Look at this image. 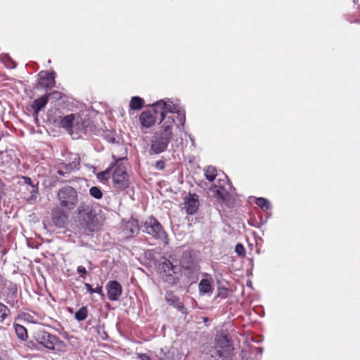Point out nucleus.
I'll return each mask as SVG.
<instances>
[{
    "label": "nucleus",
    "instance_id": "obj_14",
    "mask_svg": "<svg viewBox=\"0 0 360 360\" xmlns=\"http://www.w3.org/2000/svg\"><path fill=\"white\" fill-rule=\"evenodd\" d=\"M92 122L89 118L78 116L75 117L74 129L81 133H86L91 130Z\"/></svg>",
    "mask_w": 360,
    "mask_h": 360
},
{
    "label": "nucleus",
    "instance_id": "obj_6",
    "mask_svg": "<svg viewBox=\"0 0 360 360\" xmlns=\"http://www.w3.org/2000/svg\"><path fill=\"white\" fill-rule=\"evenodd\" d=\"M58 199L60 206L64 210H72L77 204V192L71 186H64L58 191Z\"/></svg>",
    "mask_w": 360,
    "mask_h": 360
},
{
    "label": "nucleus",
    "instance_id": "obj_18",
    "mask_svg": "<svg viewBox=\"0 0 360 360\" xmlns=\"http://www.w3.org/2000/svg\"><path fill=\"white\" fill-rule=\"evenodd\" d=\"M198 289L201 294L211 295L213 291L211 281L207 278L201 279L198 285Z\"/></svg>",
    "mask_w": 360,
    "mask_h": 360
},
{
    "label": "nucleus",
    "instance_id": "obj_39",
    "mask_svg": "<svg viewBox=\"0 0 360 360\" xmlns=\"http://www.w3.org/2000/svg\"><path fill=\"white\" fill-rule=\"evenodd\" d=\"M6 65L8 68H15V63L11 58H8V63H6Z\"/></svg>",
    "mask_w": 360,
    "mask_h": 360
},
{
    "label": "nucleus",
    "instance_id": "obj_20",
    "mask_svg": "<svg viewBox=\"0 0 360 360\" xmlns=\"http://www.w3.org/2000/svg\"><path fill=\"white\" fill-rule=\"evenodd\" d=\"M113 169L112 164H111L105 170L101 172L96 174L98 180L102 183H105L110 178H112V171Z\"/></svg>",
    "mask_w": 360,
    "mask_h": 360
},
{
    "label": "nucleus",
    "instance_id": "obj_12",
    "mask_svg": "<svg viewBox=\"0 0 360 360\" xmlns=\"http://www.w3.org/2000/svg\"><path fill=\"white\" fill-rule=\"evenodd\" d=\"M158 113V112H156L154 110V105H153L152 110L142 112L139 116V120L142 126L145 128L152 127L156 121L155 115Z\"/></svg>",
    "mask_w": 360,
    "mask_h": 360
},
{
    "label": "nucleus",
    "instance_id": "obj_9",
    "mask_svg": "<svg viewBox=\"0 0 360 360\" xmlns=\"http://www.w3.org/2000/svg\"><path fill=\"white\" fill-rule=\"evenodd\" d=\"M180 264L181 269L184 271V274L189 278L194 280L196 274L200 271V266L192 259L191 255H184L180 261Z\"/></svg>",
    "mask_w": 360,
    "mask_h": 360
},
{
    "label": "nucleus",
    "instance_id": "obj_3",
    "mask_svg": "<svg viewBox=\"0 0 360 360\" xmlns=\"http://www.w3.org/2000/svg\"><path fill=\"white\" fill-rule=\"evenodd\" d=\"M35 340L38 343L55 353H63L66 351V345L63 341L45 330L37 332Z\"/></svg>",
    "mask_w": 360,
    "mask_h": 360
},
{
    "label": "nucleus",
    "instance_id": "obj_36",
    "mask_svg": "<svg viewBox=\"0 0 360 360\" xmlns=\"http://www.w3.org/2000/svg\"><path fill=\"white\" fill-rule=\"evenodd\" d=\"M65 217H54L53 221L56 224H59L60 226L61 224L64 223Z\"/></svg>",
    "mask_w": 360,
    "mask_h": 360
},
{
    "label": "nucleus",
    "instance_id": "obj_29",
    "mask_svg": "<svg viewBox=\"0 0 360 360\" xmlns=\"http://www.w3.org/2000/svg\"><path fill=\"white\" fill-rule=\"evenodd\" d=\"M9 314V309L5 304L0 302V323H2Z\"/></svg>",
    "mask_w": 360,
    "mask_h": 360
},
{
    "label": "nucleus",
    "instance_id": "obj_26",
    "mask_svg": "<svg viewBox=\"0 0 360 360\" xmlns=\"http://www.w3.org/2000/svg\"><path fill=\"white\" fill-rule=\"evenodd\" d=\"M212 191L214 193L215 196L218 198L224 200L226 195V191L224 188V186L219 184V186H214L212 188Z\"/></svg>",
    "mask_w": 360,
    "mask_h": 360
},
{
    "label": "nucleus",
    "instance_id": "obj_13",
    "mask_svg": "<svg viewBox=\"0 0 360 360\" xmlns=\"http://www.w3.org/2000/svg\"><path fill=\"white\" fill-rule=\"evenodd\" d=\"M140 228H141L137 219H131L127 221L123 227V233L126 238H132L137 235Z\"/></svg>",
    "mask_w": 360,
    "mask_h": 360
},
{
    "label": "nucleus",
    "instance_id": "obj_38",
    "mask_svg": "<svg viewBox=\"0 0 360 360\" xmlns=\"http://www.w3.org/2000/svg\"><path fill=\"white\" fill-rule=\"evenodd\" d=\"M155 167L158 169H163L165 168V162L163 161H158L155 164Z\"/></svg>",
    "mask_w": 360,
    "mask_h": 360
},
{
    "label": "nucleus",
    "instance_id": "obj_35",
    "mask_svg": "<svg viewBox=\"0 0 360 360\" xmlns=\"http://www.w3.org/2000/svg\"><path fill=\"white\" fill-rule=\"evenodd\" d=\"M77 271L80 274V277L82 278H85V275L86 274V269L83 266H77Z\"/></svg>",
    "mask_w": 360,
    "mask_h": 360
},
{
    "label": "nucleus",
    "instance_id": "obj_24",
    "mask_svg": "<svg viewBox=\"0 0 360 360\" xmlns=\"http://www.w3.org/2000/svg\"><path fill=\"white\" fill-rule=\"evenodd\" d=\"M143 103L144 101L143 98L138 96H134L131 98L129 107L132 110H140L142 108Z\"/></svg>",
    "mask_w": 360,
    "mask_h": 360
},
{
    "label": "nucleus",
    "instance_id": "obj_28",
    "mask_svg": "<svg viewBox=\"0 0 360 360\" xmlns=\"http://www.w3.org/2000/svg\"><path fill=\"white\" fill-rule=\"evenodd\" d=\"M89 194L91 197L100 200L103 197V192L99 187L93 186L89 189Z\"/></svg>",
    "mask_w": 360,
    "mask_h": 360
},
{
    "label": "nucleus",
    "instance_id": "obj_2",
    "mask_svg": "<svg viewBox=\"0 0 360 360\" xmlns=\"http://www.w3.org/2000/svg\"><path fill=\"white\" fill-rule=\"evenodd\" d=\"M160 278L165 283L173 285L179 281L181 269L176 261L166 257H162L158 266Z\"/></svg>",
    "mask_w": 360,
    "mask_h": 360
},
{
    "label": "nucleus",
    "instance_id": "obj_40",
    "mask_svg": "<svg viewBox=\"0 0 360 360\" xmlns=\"http://www.w3.org/2000/svg\"><path fill=\"white\" fill-rule=\"evenodd\" d=\"M23 179H24V182H25V184H29V185H30V186H34L32 185V180H31V179H30V177L24 176V177H23Z\"/></svg>",
    "mask_w": 360,
    "mask_h": 360
},
{
    "label": "nucleus",
    "instance_id": "obj_22",
    "mask_svg": "<svg viewBox=\"0 0 360 360\" xmlns=\"http://www.w3.org/2000/svg\"><path fill=\"white\" fill-rule=\"evenodd\" d=\"M167 303H169L170 305H172L174 307L176 308L182 314L187 313L186 308L184 307V304L179 300L178 297H174L172 298L167 299Z\"/></svg>",
    "mask_w": 360,
    "mask_h": 360
},
{
    "label": "nucleus",
    "instance_id": "obj_7",
    "mask_svg": "<svg viewBox=\"0 0 360 360\" xmlns=\"http://www.w3.org/2000/svg\"><path fill=\"white\" fill-rule=\"evenodd\" d=\"M233 347L226 336H219L216 339L215 349L212 350L211 356H218L223 360H230Z\"/></svg>",
    "mask_w": 360,
    "mask_h": 360
},
{
    "label": "nucleus",
    "instance_id": "obj_23",
    "mask_svg": "<svg viewBox=\"0 0 360 360\" xmlns=\"http://www.w3.org/2000/svg\"><path fill=\"white\" fill-rule=\"evenodd\" d=\"M15 331L16 333L17 337L22 340L25 341L27 339V329L22 325L15 324Z\"/></svg>",
    "mask_w": 360,
    "mask_h": 360
},
{
    "label": "nucleus",
    "instance_id": "obj_4",
    "mask_svg": "<svg viewBox=\"0 0 360 360\" xmlns=\"http://www.w3.org/2000/svg\"><path fill=\"white\" fill-rule=\"evenodd\" d=\"M113 159L115 160L112 163L113 169L112 171V179L115 188L123 190L129 187V179L127 173V168L122 162V158L116 159L112 155Z\"/></svg>",
    "mask_w": 360,
    "mask_h": 360
},
{
    "label": "nucleus",
    "instance_id": "obj_37",
    "mask_svg": "<svg viewBox=\"0 0 360 360\" xmlns=\"http://www.w3.org/2000/svg\"><path fill=\"white\" fill-rule=\"evenodd\" d=\"M138 358L141 360H154L146 354H138Z\"/></svg>",
    "mask_w": 360,
    "mask_h": 360
},
{
    "label": "nucleus",
    "instance_id": "obj_19",
    "mask_svg": "<svg viewBox=\"0 0 360 360\" xmlns=\"http://www.w3.org/2000/svg\"><path fill=\"white\" fill-rule=\"evenodd\" d=\"M86 218L84 217L83 219L84 221H86L85 226L90 230H94L96 226L98 225V220L95 219L96 214L90 210L86 213Z\"/></svg>",
    "mask_w": 360,
    "mask_h": 360
},
{
    "label": "nucleus",
    "instance_id": "obj_41",
    "mask_svg": "<svg viewBox=\"0 0 360 360\" xmlns=\"http://www.w3.org/2000/svg\"><path fill=\"white\" fill-rule=\"evenodd\" d=\"M88 264H89V269H91V265H92L91 262L88 261Z\"/></svg>",
    "mask_w": 360,
    "mask_h": 360
},
{
    "label": "nucleus",
    "instance_id": "obj_1",
    "mask_svg": "<svg viewBox=\"0 0 360 360\" xmlns=\"http://www.w3.org/2000/svg\"><path fill=\"white\" fill-rule=\"evenodd\" d=\"M174 126V119L167 118L162 124L159 131L154 134L151 139L150 150L155 154H159L165 151L169 144L172 135V128Z\"/></svg>",
    "mask_w": 360,
    "mask_h": 360
},
{
    "label": "nucleus",
    "instance_id": "obj_8",
    "mask_svg": "<svg viewBox=\"0 0 360 360\" xmlns=\"http://www.w3.org/2000/svg\"><path fill=\"white\" fill-rule=\"evenodd\" d=\"M179 108L180 107L174 104L170 99L160 100L154 103V110L160 114L162 124L165 122L167 118H174L172 116H167V113H176Z\"/></svg>",
    "mask_w": 360,
    "mask_h": 360
},
{
    "label": "nucleus",
    "instance_id": "obj_42",
    "mask_svg": "<svg viewBox=\"0 0 360 360\" xmlns=\"http://www.w3.org/2000/svg\"><path fill=\"white\" fill-rule=\"evenodd\" d=\"M53 94L58 95L60 98L61 97L60 93H58L57 91H55V92H53Z\"/></svg>",
    "mask_w": 360,
    "mask_h": 360
},
{
    "label": "nucleus",
    "instance_id": "obj_21",
    "mask_svg": "<svg viewBox=\"0 0 360 360\" xmlns=\"http://www.w3.org/2000/svg\"><path fill=\"white\" fill-rule=\"evenodd\" d=\"M75 117L73 114H70L63 117L60 121V125L63 127L70 129L74 128V123Z\"/></svg>",
    "mask_w": 360,
    "mask_h": 360
},
{
    "label": "nucleus",
    "instance_id": "obj_15",
    "mask_svg": "<svg viewBox=\"0 0 360 360\" xmlns=\"http://www.w3.org/2000/svg\"><path fill=\"white\" fill-rule=\"evenodd\" d=\"M39 85L44 88H51L55 85L56 73L53 72H41L39 75Z\"/></svg>",
    "mask_w": 360,
    "mask_h": 360
},
{
    "label": "nucleus",
    "instance_id": "obj_16",
    "mask_svg": "<svg viewBox=\"0 0 360 360\" xmlns=\"http://www.w3.org/2000/svg\"><path fill=\"white\" fill-rule=\"evenodd\" d=\"M79 164V158L77 154L74 155L72 160L69 164H63L61 168L58 171L60 175H64L65 173H69L72 170L77 169V166Z\"/></svg>",
    "mask_w": 360,
    "mask_h": 360
},
{
    "label": "nucleus",
    "instance_id": "obj_32",
    "mask_svg": "<svg viewBox=\"0 0 360 360\" xmlns=\"http://www.w3.org/2000/svg\"><path fill=\"white\" fill-rule=\"evenodd\" d=\"M176 113L178 115L179 123L184 125L186 121L185 111L180 108Z\"/></svg>",
    "mask_w": 360,
    "mask_h": 360
},
{
    "label": "nucleus",
    "instance_id": "obj_17",
    "mask_svg": "<svg viewBox=\"0 0 360 360\" xmlns=\"http://www.w3.org/2000/svg\"><path fill=\"white\" fill-rule=\"evenodd\" d=\"M51 96V94L43 96L32 102L31 108L33 109L35 115H37L39 112L46 106L48 103V99Z\"/></svg>",
    "mask_w": 360,
    "mask_h": 360
},
{
    "label": "nucleus",
    "instance_id": "obj_34",
    "mask_svg": "<svg viewBox=\"0 0 360 360\" xmlns=\"http://www.w3.org/2000/svg\"><path fill=\"white\" fill-rule=\"evenodd\" d=\"M105 139L108 142L112 143H118L119 141L117 137L115 136L112 134H107L105 136Z\"/></svg>",
    "mask_w": 360,
    "mask_h": 360
},
{
    "label": "nucleus",
    "instance_id": "obj_10",
    "mask_svg": "<svg viewBox=\"0 0 360 360\" xmlns=\"http://www.w3.org/2000/svg\"><path fill=\"white\" fill-rule=\"evenodd\" d=\"M108 297L110 301H117L122 293V287L116 281H110L106 285Z\"/></svg>",
    "mask_w": 360,
    "mask_h": 360
},
{
    "label": "nucleus",
    "instance_id": "obj_33",
    "mask_svg": "<svg viewBox=\"0 0 360 360\" xmlns=\"http://www.w3.org/2000/svg\"><path fill=\"white\" fill-rule=\"evenodd\" d=\"M235 252L239 256H244L245 255V250L243 245L240 243H238L235 247Z\"/></svg>",
    "mask_w": 360,
    "mask_h": 360
},
{
    "label": "nucleus",
    "instance_id": "obj_5",
    "mask_svg": "<svg viewBox=\"0 0 360 360\" xmlns=\"http://www.w3.org/2000/svg\"><path fill=\"white\" fill-rule=\"evenodd\" d=\"M142 231L151 236L154 238L162 240L165 244H167V236L164 231L160 223L153 217L146 219L141 225Z\"/></svg>",
    "mask_w": 360,
    "mask_h": 360
},
{
    "label": "nucleus",
    "instance_id": "obj_11",
    "mask_svg": "<svg viewBox=\"0 0 360 360\" xmlns=\"http://www.w3.org/2000/svg\"><path fill=\"white\" fill-rule=\"evenodd\" d=\"M184 208L188 214H193L198 210V196L195 193H189L184 198Z\"/></svg>",
    "mask_w": 360,
    "mask_h": 360
},
{
    "label": "nucleus",
    "instance_id": "obj_25",
    "mask_svg": "<svg viewBox=\"0 0 360 360\" xmlns=\"http://www.w3.org/2000/svg\"><path fill=\"white\" fill-rule=\"evenodd\" d=\"M218 175L217 169L212 166H208L205 169V176L209 181H212Z\"/></svg>",
    "mask_w": 360,
    "mask_h": 360
},
{
    "label": "nucleus",
    "instance_id": "obj_27",
    "mask_svg": "<svg viewBox=\"0 0 360 360\" xmlns=\"http://www.w3.org/2000/svg\"><path fill=\"white\" fill-rule=\"evenodd\" d=\"M87 309L86 307H81L75 314V318L78 321H82L87 317Z\"/></svg>",
    "mask_w": 360,
    "mask_h": 360
},
{
    "label": "nucleus",
    "instance_id": "obj_31",
    "mask_svg": "<svg viewBox=\"0 0 360 360\" xmlns=\"http://www.w3.org/2000/svg\"><path fill=\"white\" fill-rule=\"evenodd\" d=\"M84 285H85V288H86V290L89 293H91V294L97 293L98 295H101L103 296L102 287L98 286L96 288H93L91 287V285L90 284H89V283H85Z\"/></svg>",
    "mask_w": 360,
    "mask_h": 360
},
{
    "label": "nucleus",
    "instance_id": "obj_30",
    "mask_svg": "<svg viewBox=\"0 0 360 360\" xmlns=\"http://www.w3.org/2000/svg\"><path fill=\"white\" fill-rule=\"evenodd\" d=\"M255 203L262 209L268 210L270 208V203L266 198H258L256 199Z\"/></svg>",
    "mask_w": 360,
    "mask_h": 360
}]
</instances>
